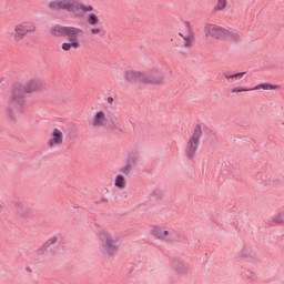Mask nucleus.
Masks as SVG:
<instances>
[{
	"instance_id": "1",
	"label": "nucleus",
	"mask_w": 284,
	"mask_h": 284,
	"mask_svg": "<svg viewBox=\"0 0 284 284\" xmlns=\"http://www.w3.org/2000/svg\"><path fill=\"white\" fill-rule=\"evenodd\" d=\"M41 85H43V82L39 79H31L26 85L16 83L12 88L9 105L6 109V116L11 119V121L14 120V110L20 112V114H26V112H28L26 94L37 92V90H40Z\"/></svg>"
},
{
	"instance_id": "2",
	"label": "nucleus",
	"mask_w": 284,
	"mask_h": 284,
	"mask_svg": "<svg viewBox=\"0 0 284 284\" xmlns=\"http://www.w3.org/2000/svg\"><path fill=\"white\" fill-rule=\"evenodd\" d=\"M50 34L58 39H69V42L61 44V50L63 52H70L72 48L73 50H79V48H81L79 39L85 36V31L74 26L55 24L51 28Z\"/></svg>"
},
{
	"instance_id": "3",
	"label": "nucleus",
	"mask_w": 284,
	"mask_h": 284,
	"mask_svg": "<svg viewBox=\"0 0 284 284\" xmlns=\"http://www.w3.org/2000/svg\"><path fill=\"white\" fill-rule=\"evenodd\" d=\"M49 10L52 12H71L75 19H83V13L94 12V7L81 2V0H51L48 2Z\"/></svg>"
},
{
	"instance_id": "4",
	"label": "nucleus",
	"mask_w": 284,
	"mask_h": 284,
	"mask_svg": "<svg viewBox=\"0 0 284 284\" xmlns=\"http://www.w3.org/2000/svg\"><path fill=\"white\" fill-rule=\"evenodd\" d=\"M101 245H102V254L104 256H114V254L119 253L121 247V235L114 231L102 230L99 233Z\"/></svg>"
},
{
	"instance_id": "5",
	"label": "nucleus",
	"mask_w": 284,
	"mask_h": 284,
	"mask_svg": "<svg viewBox=\"0 0 284 284\" xmlns=\"http://www.w3.org/2000/svg\"><path fill=\"white\" fill-rule=\"evenodd\" d=\"M204 32L205 37H211V39H215L216 41H225V39H231L234 43L241 41L239 32L212 23L204 26Z\"/></svg>"
},
{
	"instance_id": "6",
	"label": "nucleus",
	"mask_w": 284,
	"mask_h": 284,
	"mask_svg": "<svg viewBox=\"0 0 284 284\" xmlns=\"http://www.w3.org/2000/svg\"><path fill=\"white\" fill-rule=\"evenodd\" d=\"M34 32H37V24L26 21L14 24L12 30H9L7 34L9 41L17 44L26 41V37H28V34H34Z\"/></svg>"
},
{
	"instance_id": "7",
	"label": "nucleus",
	"mask_w": 284,
	"mask_h": 284,
	"mask_svg": "<svg viewBox=\"0 0 284 284\" xmlns=\"http://www.w3.org/2000/svg\"><path fill=\"white\" fill-rule=\"evenodd\" d=\"M201 136H203V129L201 124H196L184 148V153L187 161H194V159H196L199 145L201 143Z\"/></svg>"
},
{
	"instance_id": "8",
	"label": "nucleus",
	"mask_w": 284,
	"mask_h": 284,
	"mask_svg": "<svg viewBox=\"0 0 284 284\" xmlns=\"http://www.w3.org/2000/svg\"><path fill=\"white\" fill-rule=\"evenodd\" d=\"M63 247V235L55 234L49 237L40 248L36 251L38 256H43V254H49V256H57Z\"/></svg>"
},
{
	"instance_id": "9",
	"label": "nucleus",
	"mask_w": 284,
	"mask_h": 284,
	"mask_svg": "<svg viewBox=\"0 0 284 284\" xmlns=\"http://www.w3.org/2000/svg\"><path fill=\"white\" fill-rule=\"evenodd\" d=\"M139 161H141V152L138 150L129 152L119 169L120 174H123L124 176H132V174H134V170H136V166L139 165Z\"/></svg>"
},
{
	"instance_id": "10",
	"label": "nucleus",
	"mask_w": 284,
	"mask_h": 284,
	"mask_svg": "<svg viewBox=\"0 0 284 284\" xmlns=\"http://www.w3.org/2000/svg\"><path fill=\"white\" fill-rule=\"evenodd\" d=\"M165 82V71L159 67H154L150 72H144V83L150 85H161Z\"/></svg>"
},
{
	"instance_id": "11",
	"label": "nucleus",
	"mask_w": 284,
	"mask_h": 284,
	"mask_svg": "<svg viewBox=\"0 0 284 284\" xmlns=\"http://www.w3.org/2000/svg\"><path fill=\"white\" fill-rule=\"evenodd\" d=\"M151 234L159 239L160 241H165L166 243H171V241H176V239H181L180 232L168 231L160 226H154L151 231Z\"/></svg>"
},
{
	"instance_id": "12",
	"label": "nucleus",
	"mask_w": 284,
	"mask_h": 284,
	"mask_svg": "<svg viewBox=\"0 0 284 284\" xmlns=\"http://www.w3.org/2000/svg\"><path fill=\"white\" fill-rule=\"evenodd\" d=\"M184 28L186 36L180 32L179 37H181L184 41L183 48H185L186 50H192V48H194V42L196 41L194 29H192V24L187 21L184 22Z\"/></svg>"
},
{
	"instance_id": "13",
	"label": "nucleus",
	"mask_w": 284,
	"mask_h": 284,
	"mask_svg": "<svg viewBox=\"0 0 284 284\" xmlns=\"http://www.w3.org/2000/svg\"><path fill=\"white\" fill-rule=\"evenodd\" d=\"M16 211L20 219H34V210L23 202L16 203Z\"/></svg>"
},
{
	"instance_id": "14",
	"label": "nucleus",
	"mask_w": 284,
	"mask_h": 284,
	"mask_svg": "<svg viewBox=\"0 0 284 284\" xmlns=\"http://www.w3.org/2000/svg\"><path fill=\"white\" fill-rule=\"evenodd\" d=\"M124 79L129 83H145V72L126 70L124 72Z\"/></svg>"
},
{
	"instance_id": "15",
	"label": "nucleus",
	"mask_w": 284,
	"mask_h": 284,
	"mask_svg": "<svg viewBox=\"0 0 284 284\" xmlns=\"http://www.w3.org/2000/svg\"><path fill=\"white\" fill-rule=\"evenodd\" d=\"M171 267L173 272L178 273L180 276H183L190 272V264L184 263L178 258L171 260Z\"/></svg>"
},
{
	"instance_id": "16",
	"label": "nucleus",
	"mask_w": 284,
	"mask_h": 284,
	"mask_svg": "<svg viewBox=\"0 0 284 284\" xmlns=\"http://www.w3.org/2000/svg\"><path fill=\"white\" fill-rule=\"evenodd\" d=\"M48 148H54L55 145H63V132L58 128L51 131V139L47 142Z\"/></svg>"
},
{
	"instance_id": "17",
	"label": "nucleus",
	"mask_w": 284,
	"mask_h": 284,
	"mask_svg": "<svg viewBox=\"0 0 284 284\" xmlns=\"http://www.w3.org/2000/svg\"><path fill=\"white\" fill-rule=\"evenodd\" d=\"M91 125H93V128H105V125H108L105 112L98 111L92 118Z\"/></svg>"
},
{
	"instance_id": "18",
	"label": "nucleus",
	"mask_w": 284,
	"mask_h": 284,
	"mask_svg": "<svg viewBox=\"0 0 284 284\" xmlns=\"http://www.w3.org/2000/svg\"><path fill=\"white\" fill-rule=\"evenodd\" d=\"M114 185L118 190H125L128 187V181L123 174H118L114 180Z\"/></svg>"
},
{
	"instance_id": "19",
	"label": "nucleus",
	"mask_w": 284,
	"mask_h": 284,
	"mask_svg": "<svg viewBox=\"0 0 284 284\" xmlns=\"http://www.w3.org/2000/svg\"><path fill=\"white\" fill-rule=\"evenodd\" d=\"M244 74H247L246 71L244 72H239V73H234V74H224V79H226V81H229V83H234V81H241V79L243 78Z\"/></svg>"
},
{
	"instance_id": "20",
	"label": "nucleus",
	"mask_w": 284,
	"mask_h": 284,
	"mask_svg": "<svg viewBox=\"0 0 284 284\" xmlns=\"http://www.w3.org/2000/svg\"><path fill=\"white\" fill-rule=\"evenodd\" d=\"M87 21L89 26L97 27L99 23H101V20L99 19V16L97 13H89L87 17Z\"/></svg>"
},
{
	"instance_id": "21",
	"label": "nucleus",
	"mask_w": 284,
	"mask_h": 284,
	"mask_svg": "<svg viewBox=\"0 0 284 284\" xmlns=\"http://www.w3.org/2000/svg\"><path fill=\"white\" fill-rule=\"evenodd\" d=\"M243 276L244 278H247V281H250L251 283H256V281H258V276L256 275V273L250 270H244Z\"/></svg>"
},
{
	"instance_id": "22",
	"label": "nucleus",
	"mask_w": 284,
	"mask_h": 284,
	"mask_svg": "<svg viewBox=\"0 0 284 284\" xmlns=\"http://www.w3.org/2000/svg\"><path fill=\"white\" fill-rule=\"evenodd\" d=\"M251 90H278V85L270 84V83H261L255 85Z\"/></svg>"
},
{
	"instance_id": "23",
	"label": "nucleus",
	"mask_w": 284,
	"mask_h": 284,
	"mask_svg": "<svg viewBox=\"0 0 284 284\" xmlns=\"http://www.w3.org/2000/svg\"><path fill=\"white\" fill-rule=\"evenodd\" d=\"M227 8V0H217L216 6L214 7L215 12H221Z\"/></svg>"
},
{
	"instance_id": "24",
	"label": "nucleus",
	"mask_w": 284,
	"mask_h": 284,
	"mask_svg": "<svg viewBox=\"0 0 284 284\" xmlns=\"http://www.w3.org/2000/svg\"><path fill=\"white\" fill-rule=\"evenodd\" d=\"M272 223H275L276 225H283V223H284V212L275 215L272 220Z\"/></svg>"
},
{
	"instance_id": "25",
	"label": "nucleus",
	"mask_w": 284,
	"mask_h": 284,
	"mask_svg": "<svg viewBox=\"0 0 284 284\" xmlns=\"http://www.w3.org/2000/svg\"><path fill=\"white\" fill-rule=\"evenodd\" d=\"M240 258H252V253H250V248L244 247L240 253H239Z\"/></svg>"
},
{
	"instance_id": "26",
	"label": "nucleus",
	"mask_w": 284,
	"mask_h": 284,
	"mask_svg": "<svg viewBox=\"0 0 284 284\" xmlns=\"http://www.w3.org/2000/svg\"><path fill=\"white\" fill-rule=\"evenodd\" d=\"M231 92L236 93V92H252V89L250 88H243V87H236L231 89Z\"/></svg>"
},
{
	"instance_id": "27",
	"label": "nucleus",
	"mask_w": 284,
	"mask_h": 284,
	"mask_svg": "<svg viewBox=\"0 0 284 284\" xmlns=\"http://www.w3.org/2000/svg\"><path fill=\"white\" fill-rule=\"evenodd\" d=\"M152 196H154V199H163V190L154 189L152 192Z\"/></svg>"
},
{
	"instance_id": "28",
	"label": "nucleus",
	"mask_w": 284,
	"mask_h": 284,
	"mask_svg": "<svg viewBox=\"0 0 284 284\" xmlns=\"http://www.w3.org/2000/svg\"><path fill=\"white\" fill-rule=\"evenodd\" d=\"M109 130H119V121L112 120L111 124H109Z\"/></svg>"
},
{
	"instance_id": "29",
	"label": "nucleus",
	"mask_w": 284,
	"mask_h": 284,
	"mask_svg": "<svg viewBox=\"0 0 284 284\" xmlns=\"http://www.w3.org/2000/svg\"><path fill=\"white\" fill-rule=\"evenodd\" d=\"M95 205H101V203H108V199L105 196H101V199H98L94 201Z\"/></svg>"
},
{
	"instance_id": "30",
	"label": "nucleus",
	"mask_w": 284,
	"mask_h": 284,
	"mask_svg": "<svg viewBox=\"0 0 284 284\" xmlns=\"http://www.w3.org/2000/svg\"><path fill=\"white\" fill-rule=\"evenodd\" d=\"M91 34L97 36V34H101V29L100 28H92L90 30Z\"/></svg>"
},
{
	"instance_id": "31",
	"label": "nucleus",
	"mask_w": 284,
	"mask_h": 284,
	"mask_svg": "<svg viewBox=\"0 0 284 284\" xmlns=\"http://www.w3.org/2000/svg\"><path fill=\"white\" fill-rule=\"evenodd\" d=\"M106 101H108L109 105H112L114 103V98L108 97Z\"/></svg>"
},
{
	"instance_id": "32",
	"label": "nucleus",
	"mask_w": 284,
	"mask_h": 284,
	"mask_svg": "<svg viewBox=\"0 0 284 284\" xmlns=\"http://www.w3.org/2000/svg\"><path fill=\"white\" fill-rule=\"evenodd\" d=\"M26 272H29V273H30V272H32V268H31L30 266H27V267H26Z\"/></svg>"
},
{
	"instance_id": "33",
	"label": "nucleus",
	"mask_w": 284,
	"mask_h": 284,
	"mask_svg": "<svg viewBox=\"0 0 284 284\" xmlns=\"http://www.w3.org/2000/svg\"><path fill=\"white\" fill-rule=\"evenodd\" d=\"M3 212V205L0 204V214Z\"/></svg>"
}]
</instances>
